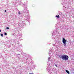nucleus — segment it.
I'll return each mask as SVG.
<instances>
[{
	"label": "nucleus",
	"mask_w": 74,
	"mask_h": 74,
	"mask_svg": "<svg viewBox=\"0 0 74 74\" xmlns=\"http://www.w3.org/2000/svg\"><path fill=\"white\" fill-rule=\"evenodd\" d=\"M61 58L63 60H68L69 59V56H67L64 55L63 56H61Z\"/></svg>",
	"instance_id": "nucleus-1"
},
{
	"label": "nucleus",
	"mask_w": 74,
	"mask_h": 74,
	"mask_svg": "<svg viewBox=\"0 0 74 74\" xmlns=\"http://www.w3.org/2000/svg\"><path fill=\"white\" fill-rule=\"evenodd\" d=\"M63 40H62V42L64 44V46L65 47L66 45V41H67V40H66V39L64 38H63Z\"/></svg>",
	"instance_id": "nucleus-2"
},
{
	"label": "nucleus",
	"mask_w": 74,
	"mask_h": 74,
	"mask_svg": "<svg viewBox=\"0 0 74 74\" xmlns=\"http://www.w3.org/2000/svg\"><path fill=\"white\" fill-rule=\"evenodd\" d=\"M66 72L67 73H68V74H70V72L69 71H68V70H66Z\"/></svg>",
	"instance_id": "nucleus-3"
},
{
	"label": "nucleus",
	"mask_w": 74,
	"mask_h": 74,
	"mask_svg": "<svg viewBox=\"0 0 74 74\" xmlns=\"http://www.w3.org/2000/svg\"><path fill=\"white\" fill-rule=\"evenodd\" d=\"M56 17H57V18H60V16H59V15L58 16H56Z\"/></svg>",
	"instance_id": "nucleus-4"
},
{
	"label": "nucleus",
	"mask_w": 74,
	"mask_h": 74,
	"mask_svg": "<svg viewBox=\"0 0 74 74\" xmlns=\"http://www.w3.org/2000/svg\"><path fill=\"white\" fill-rule=\"evenodd\" d=\"M1 37H3V34H1Z\"/></svg>",
	"instance_id": "nucleus-5"
},
{
	"label": "nucleus",
	"mask_w": 74,
	"mask_h": 74,
	"mask_svg": "<svg viewBox=\"0 0 74 74\" xmlns=\"http://www.w3.org/2000/svg\"><path fill=\"white\" fill-rule=\"evenodd\" d=\"M18 14L19 15H20V14H21V12H18Z\"/></svg>",
	"instance_id": "nucleus-6"
},
{
	"label": "nucleus",
	"mask_w": 74,
	"mask_h": 74,
	"mask_svg": "<svg viewBox=\"0 0 74 74\" xmlns=\"http://www.w3.org/2000/svg\"><path fill=\"white\" fill-rule=\"evenodd\" d=\"M6 29H9V27H6Z\"/></svg>",
	"instance_id": "nucleus-7"
},
{
	"label": "nucleus",
	"mask_w": 74,
	"mask_h": 74,
	"mask_svg": "<svg viewBox=\"0 0 74 74\" xmlns=\"http://www.w3.org/2000/svg\"><path fill=\"white\" fill-rule=\"evenodd\" d=\"M5 35H7V33H5Z\"/></svg>",
	"instance_id": "nucleus-8"
},
{
	"label": "nucleus",
	"mask_w": 74,
	"mask_h": 74,
	"mask_svg": "<svg viewBox=\"0 0 74 74\" xmlns=\"http://www.w3.org/2000/svg\"><path fill=\"white\" fill-rule=\"evenodd\" d=\"M32 6L33 7H34V5H32Z\"/></svg>",
	"instance_id": "nucleus-9"
},
{
	"label": "nucleus",
	"mask_w": 74,
	"mask_h": 74,
	"mask_svg": "<svg viewBox=\"0 0 74 74\" xmlns=\"http://www.w3.org/2000/svg\"><path fill=\"white\" fill-rule=\"evenodd\" d=\"M55 66H56L57 67H58V66H57V65H56V64H55Z\"/></svg>",
	"instance_id": "nucleus-10"
},
{
	"label": "nucleus",
	"mask_w": 74,
	"mask_h": 74,
	"mask_svg": "<svg viewBox=\"0 0 74 74\" xmlns=\"http://www.w3.org/2000/svg\"><path fill=\"white\" fill-rule=\"evenodd\" d=\"M49 59H50V58L49 57V58H48V59L49 60Z\"/></svg>",
	"instance_id": "nucleus-11"
},
{
	"label": "nucleus",
	"mask_w": 74,
	"mask_h": 74,
	"mask_svg": "<svg viewBox=\"0 0 74 74\" xmlns=\"http://www.w3.org/2000/svg\"><path fill=\"white\" fill-rule=\"evenodd\" d=\"M6 11H6V10H5V12H6Z\"/></svg>",
	"instance_id": "nucleus-12"
},
{
	"label": "nucleus",
	"mask_w": 74,
	"mask_h": 74,
	"mask_svg": "<svg viewBox=\"0 0 74 74\" xmlns=\"http://www.w3.org/2000/svg\"><path fill=\"white\" fill-rule=\"evenodd\" d=\"M29 74H33V73H29Z\"/></svg>",
	"instance_id": "nucleus-13"
},
{
	"label": "nucleus",
	"mask_w": 74,
	"mask_h": 74,
	"mask_svg": "<svg viewBox=\"0 0 74 74\" xmlns=\"http://www.w3.org/2000/svg\"><path fill=\"white\" fill-rule=\"evenodd\" d=\"M1 30H0V32H1Z\"/></svg>",
	"instance_id": "nucleus-14"
}]
</instances>
